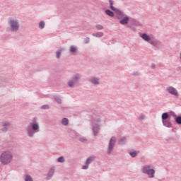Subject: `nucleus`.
<instances>
[{
	"label": "nucleus",
	"instance_id": "1",
	"mask_svg": "<svg viewBox=\"0 0 181 181\" xmlns=\"http://www.w3.org/2000/svg\"><path fill=\"white\" fill-rule=\"evenodd\" d=\"M13 160V155L11 151H4L0 154V163L1 165H9Z\"/></svg>",
	"mask_w": 181,
	"mask_h": 181
},
{
	"label": "nucleus",
	"instance_id": "2",
	"mask_svg": "<svg viewBox=\"0 0 181 181\" xmlns=\"http://www.w3.org/2000/svg\"><path fill=\"white\" fill-rule=\"evenodd\" d=\"M100 121H101L100 116L93 117L91 120L92 132L94 136H97L100 134Z\"/></svg>",
	"mask_w": 181,
	"mask_h": 181
},
{
	"label": "nucleus",
	"instance_id": "3",
	"mask_svg": "<svg viewBox=\"0 0 181 181\" xmlns=\"http://www.w3.org/2000/svg\"><path fill=\"white\" fill-rule=\"evenodd\" d=\"M8 23L10 26V32H18L21 25H19V21L18 19L10 18L8 19Z\"/></svg>",
	"mask_w": 181,
	"mask_h": 181
},
{
	"label": "nucleus",
	"instance_id": "4",
	"mask_svg": "<svg viewBox=\"0 0 181 181\" xmlns=\"http://www.w3.org/2000/svg\"><path fill=\"white\" fill-rule=\"evenodd\" d=\"M80 78H81V76H80V74H74L71 79H69L67 82V85L69 87H71V88H73L76 84L80 81Z\"/></svg>",
	"mask_w": 181,
	"mask_h": 181
},
{
	"label": "nucleus",
	"instance_id": "5",
	"mask_svg": "<svg viewBox=\"0 0 181 181\" xmlns=\"http://www.w3.org/2000/svg\"><path fill=\"white\" fill-rule=\"evenodd\" d=\"M143 173H144V175H147L150 178L155 177V170L149 165L144 166Z\"/></svg>",
	"mask_w": 181,
	"mask_h": 181
},
{
	"label": "nucleus",
	"instance_id": "6",
	"mask_svg": "<svg viewBox=\"0 0 181 181\" xmlns=\"http://www.w3.org/2000/svg\"><path fill=\"white\" fill-rule=\"evenodd\" d=\"M115 144H117V138L115 136H112L110 139L108 146H107L108 155H111V153L114 152V148H115Z\"/></svg>",
	"mask_w": 181,
	"mask_h": 181
},
{
	"label": "nucleus",
	"instance_id": "7",
	"mask_svg": "<svg viewBox=\"0 0 181 181\" xmlns=\"http://www.w3.org/2000/svg\"><path fill=\"white\" fill-rule=\"evenodd\" d=\"M109 3L110 5V8L112 9V11H114V12H115L117 15H119V16H124V13H122L119 9L114 7V1L112 0H110Z\"/></svg>",
	"mask_w": 181,
	"mask_h": 181
},
{
	"label": "nucleus",
	"instance_id": "8",
	"mask_svg": "<svg viewBox=\"0 0 181 181\" xmlns=\"http://www.w3.org/2000/svg\"><path fill=\"white\" fill-rule=\"evenodd\" d=\"M167 93L171 94V95H175V97H179V92L173 86H169L166 89Z\"/></svg>",
	"mask_w": 181,
	"mask_h": 181
},
{
	"label": "nucleus",
	"instance_id": "9",
	"mask_svg": "<svg viewBox=\"0 0 181 181\" xmlns=\"http://www.w3.org/2000/svg\"><path fill=\"white\" fill-rule=\"evenodd\" d=\"M1 125L3 128L1 129V131H2L3 132H6V131H8V129H9V127H11V122L4 121L1 122Z\"/></svg>",
	"mask_w": 181,
	"mask_h": 181
},
{
	"label": "nucleus",
	"instance_id": "10",
	"mask_svg": "<svg viewBox=\"0 0 181 181\" xmlns=\"http://www.w3.org/2000/svg\"><path fill=\"white\" fill-rule=\"evenodd\" d=\"M93 162H94V158L93 157H89L86 160V165H83L82 169H84V170L88 169L89 165L93 163Z\"/></svg>",
	"mask_w": 181,
	"mask_h": 181
},
{
	"label": "nucleus",
	"instance_id": "11",
	"mask_svg": "<svg viewBox=\"0 0 181 181\" xmlns=\"http://www.w3.org/2000/svg\"><path fill=\"white\" fill-rule=\"evenodd\" d=\"M54 170H56V168L54 167H52L49 169V173L47 175V180L52 179V177L53 176V175H54Z\"/></svg>",
	"mask_w": 181,
	"mask_h": 181
},
{
	"label": "nucleus",
	"instance_id": "12",
	"mask_svg": "<svg viewBox=\"0 0 181 181\" xmlns=\"http://www.w3.org/2000/svg\"><path fill=\"white\" fill-rule=\"evenodd\" d=\"M162 122L164 127H166L167 128H172V122H170V119L162 120Z\"/></svg>",
	"mask_w": 181,
	"mask_h": 181
},
{
	"label": "nucleus",
	"instance_id": "13",
	"mask_svg": "<svg viewBox=\"0 0 181 181\" xmlns=\"http://www.w3.org/2000/svg\"><path fill=\"white\" fill-rule=\"evenodd\" d=\"M128 22H129V17L128 16H125L119 21V23H121V25H128Z\"/></svg>",
	"mask_w": 181,
	"mask_h": 181
},
{
	"label": "nucleus",
	"instance_id": "14",
	"mask_svg": "<svg viewBox=\"0 0 181 181\" xmlns=\"http://www.w3.org/2000/svg\"><path fill=\"white\" fill-rule=\"evenodd\" d=\"M141 39L144 40L145 42H151V36L148 35L146 33H143L141 35Z\"/></svg>",
	"mask_w": 181,
	"mask_h": 181
},
{
	"label": "nucleus",
	"instance_id": "15",
	"mask_svg": "<svg viewBox=\"0 0 181 181\" xmlns=\"http://www.w3.org/2000/svg\"><path fill=\"white\" fill-rule=\"evenodd\" d=\"M90 82L95 86H98V84H100V79L98 78L93 77L90 79Z\"/></svg>",
	"mask_w": 181,
	"mask_h": 181
},
{
	"label": "nucleus",
	"instance_id": "16",
	"mask_svg": "<svg viewBox=\"0 0 181 181\" xmlns=\"http://www.w3.org/2000/svg\"><path fill=\"white\" fill-rule=\"evenodd\" d=\"M33 131H35V132H39L40 131V127L39 124L37 123H34L32 124V129Z\"/></svg>",
	"mask_w": 181,
	"mask_h": 181
},
{
	"label": "nucleus",
	"instance_id": "17",
	"mask_svg": "<svg viewBox=\"0 0 181 181\" xmlns=\"http://www.w3.org/2000/svg\"><path fill=\"white\" fill-rule=\"evenodd\" d=\"M35 134H36V132L32 129H28V136H30L31 138L35 136Z\"/></svg>",
	"mask_w": 181,
	"mask_h": 181
},
{
	"label": "nucleus",
	"instance_id": "18",
	"mask_svg": "<svg viewBox=\"0 0 181 181\" xmlns=\"http://www.w3.org/2000/svg\"><path fill=\"white\" fill-rule=\"evenodd\" d=\"M150 45L155 46V47H158V46H159V42L156 40H151Z\"/></svg>",
	"mask_w": 181,
	"mask_h": 181
},
{
	"label": "nucleus",
	"instance_id": "19",
	"mask_svg": "<svg viewBox=\"0 0 181 181\" xmlns=\"http://www.w3.org/2000/svg\"><path fill=\"white\" fill-rule=\"evenodd\" d=\"M77 50H78V48L76 46H71L69 48L70 53H76Z\"/></svg>",
	"mask_w": 181,
	"mask_h": 181
},
{
	"label": "nucleus",
	"instance_id": "20",
	"mask_svg": "<svg viewBox=\"0 0 181 181\" xmlns=\"http://www.w3.org/2000/svg\"><path fill=\"white\" fill-rule=\"evenodd\" d=\"M162 121L169 119V114L168 112H164L161 115Z\"/></svg>",
	"mask_w": 181,
	"mask_h": 181
},
{
	"label": "nucleus",
	"instance_id": "21",
	"mask_svg": "<svg viewBox=\"0 0 181 181\" xmlns=\"http://www.w3.org/2000/svg\"><path fill=\"white\" fill-rule=\"evenodd\" d=\"M105 13L106 15H107L108 16H110V18H114L115 15H114V12H112L111 10H105Z\"/></svg>",
	"mask_w": 181,
	"mask_h": 181
},
{
	"label": "nucleus",
	"instance_id": "22",
	"mask_svg": "<svg viewBox=\"0 0 181 181\" xmlns=\"http://www.w3.org/2000/svg\"><path fill=\"white\" fill-rule=\"evenodd\" d=\"M127 142V137L125 136H122L120 137V140H119V145H124V144H126Z\"/></svg>",
	"mask_w": 181,
	"mask_h": 181
},
{
	"label": "nucleus",
	"instance_id": "23",
	"mask_svg": "<svg viewBox=\"0 0 181 181\" xmlns=\"http://www.w3.org/2000/svg\"><path fill=\"white\" fill-rule=\"evenodd\" d=\"M62 125H64V127H66V125H69V119L64 117L62 119Z\"/></svg>",
	"mask_w": 181,
	"mask_h": 181
},
{
	"label": "nucleus",
	"instance_id": "24",
	"mask_svg": "<svg viewBox=\"0 0 181 181\" xmlns=\"http://www.w3.org/2000/svg\"><path fill=\"white\" fill-rule=\"evenodd\" d=\"M92 36H94L95 37H103L104 33L103 32H99L95 34H92Z\"/></svg>",
	"mask_w": 181,
	"mask_h": 181
},
{
	"label": "nucleus",
	"instance_id": "25",
	"mask_svg": "<svg viewBox=\"0 0 181 181\" xmlns=\"http://www.w3.org/2000/svg\"><path fill=\"white\" fill-rule=\"evenodd\" d=\"M129 155L130 156H132V158H136V156H138V153L136 151H130L129 152Z\"/></svg>",
	"mask_w": 181,
	"mask_h": 181
},
{
	"label": "nucleus",
	"instance_id": "26",
	"mask_svg": "<svg viewBox=\"0 0 181 181\" xmlns=\"http://www.w3.org/2000/svg\"><path fill=\"white\" fill-rule=\"evenodd\" d=\"M175 121L178 125H181V116H177L175 117Z\"/></svg>",
	"mask_w": 181,
	"mask_h": 181
},
{
	"label": "nucleus",
	"instance_id": "27",
	"mask_svg": "<svg viewBox=\"0 0 181 181\" xmlns=\"http://www.w3.org/2000/svg\"><path fill=\"white\" fill-rule=\"evenodd\" d=\"M25 181H33V177L29 175H26L24 179Z\"/></svg>",
	"mask_w": 181,
	"mask_h": 181
},
{
	"label": "nucleus",
	"instance_id": "28",
	"mask_svg": "<svg viewBox=\"0 0 181 181\" xmlns=\"http://www.w3.org/2000/svg\"><path fill=\"white\" fill-rule=\"evenodd\" d=\"M54 100L58 104H62V98H60V96H55Z\"/></svg>",
	"mask_w": 181,
	"mask_h": 181
},
{
	"label": "nucleus",
	"instance_id": "29",
	"mask_svg": "<svg viewBox=\"0 0 181 181\" xmlns=\"http://www.w3.org/2000/svg\"><path fill=\"white\" fill-rule=\"evenodd\" d=\"M45 21L40 22V23H39L40 29H45Z\"/></svg>",
	"mask_w": 181,
	"mask_h": 181
},
{
	"label": "nucleus",
	"instance_id": "30",
	"mask_svg": "<svg viewBox=\"0 0 181 181\" xmlns=\"http://www.w3.org/2000/svg\"><path fill=\"white\" fill-rule=\"evenodd\" d=\"M96 29L97 30H103L104 27L102 25L98 24L96 25Z\"/></svg>",
	"mask_w": 181,
	"mask_h": 181
},
{
	"label": "nucleus",
	"instance_id": "31",
	"mask_svg": "<svg viewBox=\"0 0 181 181\" xmlns=\"http://www.w3.org/2000/svg\"><path fill=\"white\" fill-rule=\"evenodd\" d=\"M57 162L59 163H63L64 162V157L61 156L57 159Z\"/></svg>",
	"mask_w": 181,
	"mask_h": 181
},
{
	"label": "nucleus",
	"instance_id": "32",
	"mask_svg": "<svg viewBox=\"0 0 181 181\" xmlns=\"http://www.w3.org/2000/svg\"><path fill=\"white\" fill-rule=\"evenodd\" d=\"M62 49H59L57 52V59H60V56H62Z\"/></svg>",
	"mask_w": 181,
	"mask_h": 181
},
{
	"label": "nucleus",
	"instance_id": "33",
	"mask_svg": "<svg viewBox=\"0 0 181 181\" xmlns=\"http://www.w3.org/2000/svg\"><path fill=\"white\" fill-rule=\"evenodd\" d=\"M49 107L47 105H44L41 106L42 110H49Z\"/></svg>",
	"mask_w": 181,
	"mask_h": 181
},
{
	"label": "nucleus",
	"instance_id": "34",
	"mask_svg": "<svg viewBox=\"0 0 181 181\" xmlns=\"http://www.w3.org/2000/svg\"><path fill=\"white\" fill-rule=\"evenodd\" d=\"M81 142H83V143H86L87 142V139L84 138V137H81L79 138L78 139Z\"/></svg>",
	"mask_w": 181,
	"mask_h": 181
},
{
	"label": "nucleus",
	"instance_id": "35",
	"mask_svg": "<svg viewBox=\"0 0 181 181\" xmlns=\"http://www.w3.org/2000/svg\"><path fill=\"white\" fill-rule=\"evenodd\" d=\"M85 45H87L88 43H90V37H86L83 40Z\"/></svg>",
	"mask_w": 181,
	"mask_h": 181
},
{
	"label": "nucleus",
	"instance_id": "36",
	"mask_svg": "<svg viewBox=\"0 0 181 181\" xmlns=\"http://www.w3.org/2000/svg\"><path fill=\"white\" fill-rule=\"evenodd\" d=\"M133 23H134V25H135L136 26H139V23L138 21H133Z\"/></svg>",
	"mask_w": 181,
	"mask_h": 181
},
{
	"label": "nucleus",
	"instance_id": "37",
	"mask_svg": "<svg viewBox=\"0 0 181 181\" xmlns=\"http://www.w3.org/2000/svg\"><path fill=\"white\" fill-rule=\"evenodd\" d=\"M151 69H156V65H155V64H151Z\"/></svg>",
	"mask_w": 181,
	"mask_h": 181
},
{
	"label": "nucleus",
	"instance_id": "38",
	"mask_svg": "<svg viewBox=\"0 0 181 181\" xmlns=\"http://www.w3.org/2000/svg\"><path fill=\"white\" fill-rule=\"evenodd\" d=\"M145 118H146V116L144 115L140 117V119H145Z\"/></svg>",
	"mask_w": 181,
	"mask_h": 181
},
{
	"label": "nucleus",
	"instance_id": "39",
	"mask_svg": "<svg viewBox=\"0 0 181 181\" xmlns=\"http://www.w3.org/2000/svg\"><path fill=\"white\" fill-rule=\"evenodd\" d=\"M133 76H139V72H134Z\"/></svg>",
	"mask_w": 181,
	"mask_h": 181
}]
</instances>
